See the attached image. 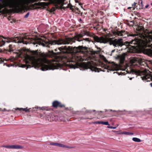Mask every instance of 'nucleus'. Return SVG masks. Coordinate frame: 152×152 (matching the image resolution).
<instances>
[{"instance_id": "nucleus-1", "label": "nucleus", "mask_w": 152, "mask_h": 152, "mask_svg": "<svg viewBox=\"0 0 152 152\" xmlns=\"http://www.w3.org/2000/svg\"><path fill=\"white\" fill-rule=\"evenodd\" d=\"M58 49L61 52L58 53H66L63 57L62 60L64 61L66 63V65L69 67L75 69L79 65L78 61H83L85 60L80 53V52L86 51L87 48L85 47L79 46L78 47H74L73 48L70 46L68 47L65 46L58 48Z\"/></svg>"}, {"instance_id": "nucleus-2", "label": "nucleus", "mask_w": 152, "mask_h": 152, "mask_svg": "<svg viewBox=\"0 0 152 152\" xmlns=\"http://www.w3.org/2000/svg\"><path fill=\"white\" fill-rule=\"evenodd\" d=\"M19 56L24 58V61L25 64H21V67L23 68L26 67V69L34 67L37 69H40L42 71H45L48 69H58L60 66L59 64L51 63L49 61L45 58L40 61L34 56H31L26 54L23 49L20 51Z\"/></svg>"}, {"instance_id": "nucleus-3", "label": "nucleus", "mask_w": 152, "mask_h": 152, "mask_svg": "<svg viewBox=\"0 0 152 152\" xmlns=\"http://www.w3.org/2000/svg\"><path fill=\"white\" fill-rule=\"evenodd\" d=\"M141 39H133L129 42L128 47L130 52H132L140 47L144 48L147 54L152 56V33L140 34Z\"/></svg>"}, {"instance_id": "nucleus-4", "label": "nucleus", "mask_w": 152, "mask_h": 152, "mask_svg": "<svg viewBox=\"0 0 152 152\" xmlns=\"http://www.w3.org/2000/svg\"><path fill=\"white\" fill-rule=\"evenodd\" d=\"M107 69L108 72L109 71H126L128 73L135 74L142 76L141 77L142 80H146L149 79L152 80V76L149 73V71L147 70H144L141 71L137 69H131L130 67H129L123 69L121 66L115 64L114 62L109 64L107 66Z\"/></svg>"}, {"instance_id": "nucleus-5", "label": "nucleus", "mask_w": 152, "mask_h": 152, "mask_svg": "<svg viewBox=\"0 0 152 152\" xmlns=\"http://www.w3.org/2000/svg\"><path fill=\"white\" fill-rule=\"evenodd\" d=\"M82 35L81 34H80L78 35L77 37L75 38H66L65 39H59L58 40H54L53 41H45L43 39H38L36 40L35 41V42H33L34 45L36 44H38L39 45H41L44 47H48V48H52V46L53 45H61V44H71L72 42H74L75 40H77L80 41V40H78L79 38L81 37Z\"/></svg>"}, {"instance_id": "nucleus-6", "label": "nucleus", "mask_w": 152, "mask_h": 152, "mask_svg": "<svg viewBox=\"0 0 152 152\" xmlns=\"http://www.w3.org/2000/svg\"><path fill=\"white\" fill-rule=\"evenodd\" d=\"M90 36L93 38L94 41L97 42L104 44L109 42L110 45H113L115 47L122 46L123 45L122 39L121 38L113 40L112 38L103 36L99 38L93 34H91Z\"/></svg>"}, {"instance_id": "nucleus-7", "label": "nucleus", "mask_w": 152, "mask_h": 152, "mask_svg": "<svg viewBox=\"0 0 152 152\" xmlns=\"http://www.w3.org/2000/svg\"><path fill=\"white\" fill-rule=\"evenodd\" d=\"M31 40V39L27 37H16L12 39L9 38H6L0 36V47L4 45L6 42H10L13 41L15 42L23 43L24 44H27Z\"/></svg>"}, {"instance_id": "nucleus-8", "label": "nucleus", "mask_w": 152, "mask_h": 152, "mask_svg": "<svg viewBox=\"0 0 152 152\" xmlns=\"http://www.w3.org/2000/svg\"><path fill=\"white\" fill-rule=\"evenodd\" d=\"M94 63L92 61H88L87 64L85 65V67L86 68H89L92 71H94L95 72H99V69L93 66Z\"/></svg>"}, {"instance_id": "nucleus-9", "label": "nucleus", "mask_w": 152, "mask_h": 152, "mask_svg": "<svg viewBox=\"0 0 152 152\" xmlns=\"http://www.w3.org/2000/svg\"><path fill=\"white\" fill-rule=\"evenodd\" d=\"M2 147L9 149H21L23 148L22 146L17 145H5Z\"/></svg>"}, {"instance_id": "nucleus-10", "label": "nucleus", "mask_w": 152, "mask_h": 152, "mask_svg": "<svg viewBox=\"0 0 152 152\" xmlns=\"http://www.w3.org/2000/svg\"><path fill=\"white\" fill-rule=\"evenodd\" d=\"M139 60L138 58H134L131 59L130 60V65L135 66L139 64Z\"/></svg>"}, {"instance_id": "nucleus-11", "label": "nucleus", "mask_w": 152, "mask_h": 152, "mask_svg": "<svg viewBox=\"0 0 152 152\" xmlns=\"http://www.w3.org/2000/svg\"><path fill=\"white\" fill-rule=\"evenodd\" d=\"M53 105L54 107H62L64 106V105L61 104V103L57 101H55L53 103Z\"/></svg>"}, {"instance_id": "nucleus-12", "label": "nucleus", "mask_w": 152, "mask_h": 152, "mask_svg": "<svg viewBox=\"0 0 152 152\" xmlns=\"http://www.w3.org/2000/svg\"><path fill=\"white\" fill-rule=\"evenodd\" d=\"M56 146L68 148H74L73 147L68 146L59 143H57Z\"/></svg>"}, {"instance_id": "nucleus-13", "label": "nucleus", "mask_w": 152, "mask_h": 152, "mask_svg": "<svg viewBox=\"0 0 152 152\" xmlns=\"http://www.w3.org/2000/svg\"><path fill=\"white\" fill-rule=\"evenodd\" d=\"M47 119L48 120L50 121H52L55 120V119L54 118V115H48L47 117Z\"/></svg>"}, {"instance_id": "nucleus-14", "label": "nucleus", "mask_w": 152, "mask_h": 152, "mask_svg": "<svg viewBox=\"0 0 152 152\" xmlns=\"http://www.w3.org/2000/svg\"><path fill=\"white\" fill-rule=\"evenodd\" d=\"M125 34V31H117L116 34L118 36H124V34Z\"/></svg>"}, {"instance_id": "nucleus-15", "label": "nucleus", "mask_w": 152, "mask_h": 152, "mask_svg": "<svg viewBox=\"0 0 152 152\" xmlns=\"http://www.w3.org/2000/svg\"><path fill=\"white\" fill-rule=\"evenodd\" d=\"M119 58L120 59V62L121 63H122L125 59V55H123L121 56H120Z\"/></svg>"}, {"instance_id": "nucleus-16", "label": "nucleus", "mask_w": 152, "mask_h": 152, "mask_svg": "<svg viewBox=\"0 0 152 152\" xmlns=\"http://www.w3.org/2000/svg\"><path fill=\"white\" fill-rule=\"evenodd\" d=\"M121 134H126V135H133V133L131 132H123L120 133Z\"/></svg>"}, {"instance_id": "nucleus-17", "label": "nucleus", "mask_w": 152, "mask_h": 152, "mask_svg": "<svg viewBox=\"0 0 152 152\" xmlns=\"http://www.w3.org/2000/svg\"><path fill=\"white\" fill-rule=\"evenodd\" d=\"M23 110V111H25L26 112H28L29 111V109H28L27 108H17L16 109V110Z\"/></svg>"}, {"instance_id": "nucleus-18", "label": "nucleus", "mask_w": 152, "mask_h": 152, "mask_svg": "<svg viewBox=\"0 0 152 152\" xmlns=\"http://www.w3.org/2000/svg\"><path fill=\"white\" fill-rule=\"evenodd\" d=\"M136 3L134 2V3L132 4V7H129L128 9H129L131 8H132V10H134L135 8L137 7L136 5Z\"/></svg>"}, {"instance_id": "nucleus-19", "label": "nucleus", "mask_w": 152, "mask_h": 152, "mask_svg": "<svg viewBox=\"0 0 152 152\" xmlns=\"http://www.w3.org/2000/svg\"><path fill=\"white\" fill-rule=\"evenodd\" d=\"M99 124H104L106 125H109V124L108 122L107 121H99Z\"/></svg>"}, {"instance_id": "nucleus-20", "label": "nucleus", "mask_w": 152, "mask_h": 152, "mask_svg": "<svg viewBox=\"0 0 152 152\" xmlns=\"http://www.w3.org/2000/svg\"><path fill=\"white\" fill-rule=\"evenodd\" d=\"M132 140L135 142H140L141 140L138 138H136V137H133L132 138Z\"/></svg>"}, {"instance_id": "nucleus-21", "label": "nucleus", "mask_w": 152, "mask_h": 152, "mask_svg": "<svg viewBox=\"0 0 152 152\" xmlns=\"http://www.w3.org/2000/svg\"><path fill=\"white\" fill-rule=\"evenodd\" d=\"M13 47L12 45H10L9 46V49H8V51L9 52H11L13 51Z\"/></svg>"}, {"instance_id": "nucleus-22", "label": "nucleus", "mask_w": 152, "mask_h": 152, "mask_svg": "<svg viewBox=\"0 0 152 152\" xmlns=\"http://www.w3.org/2000/svg\"><path fill=\"white\" fill-rule=\"evenodd\" d=\"M54 118L55 119V120H62V119L59 118L57 116L55 115H54Z\"/></svg>"}, {"instance_id": "nucleus-23", "label": "nucleus", "mask_w": 152, "mask_h": 152, "mask_svg": "<svg viewBox=\"0 0 152 152\" xmlns=\"http://www.w3.org/2000/svg\"><path fill=\"white\" fill-rule=\"evenodd\" d=\"M57 144V143H55V142H51L50 143V144L51 145H54V146H56Z\"/></svg>"}, {"instance_id": "nucleus-24", "label": "nucleus", "mask_w": 152, "mask_h": 152, "mask_svg": "<svg viewBox=\"0 0 152 152\" xmlns=\"http://www.w3.org/2000/svg\"><path fill=\"white\" fill-rule=\"evenodd\" d=\"M117 73H118L119 75H125L126 73H125V72H116Z\"/></svg>"}, {"instance_id": "nucleus-25", "label": "nucleus", "mask_w": 152, "mask_h": 152, "mask_svg": "<svg viewBox=\"0 0 152 152\" xmlns=\"http://www.w3.org/2000/svg\"><path fill=\"white\" fill-rule=\"evenodd\" d=\"M107 128L110 129H115L116 128V127H113L112 126H107Z\"/></svg>"}, {"instance_id": "nucleus-26", "label": "nucleus", "mask_w": 152, "mask_h": 152, "mask_svg": "<svg viewBox=\"0 0 152 152\" xmlns=\"http://www.w3.org/2000/svg\"><path fill=\"white\" fill-rule=\"evenodd\" d=\"M31 53H32L33 54L35 55L38 53H37V51H32L31 52Z\"/></svg>"}, {"instance_id": "nucleus-27", "label": "nucleus", "mask_w": 152, "mask_h": 152, "mask_svg": "<svg viewBox=\"0 0 152 152\" xmlns=\"http://www.w3.org/2000/svg\"><path fill=\"white\" fill-rule=\"evenodd\" d=\"M29 15V13H28L24 17L25 18H27L28 16Z\"/></svg>"}, {"instance_id": "nucleus-28", "label": "nucleus", "mask_w": 152, "mask_h": 152, "mask_svg": "<svg viewBox=\"0 0 152 152\" xmlns=\"http://www.w3.org/2000/svg\"><path fill=\"white\" fill-rule=\"evenodd\" d=\"M92 123L94 124H99V121L94 122H93Z\"/></svg>"}, {"instance_id": "nucleus-29", "label": "nucleus", "mask_w": 152, "mask_h": 152, "mask_svg": "<svg viewBox=\"0 0 152 152\" xmlns=\"http://www.w3.org/2000/svg\"><path fill=\"white\" fill-rule=\"evenodd\" d=\"M3 61L2 58H0V64L2 63Z\"/></svg>"}, {"instance_id": "nucleus-30", "label": "nucleus", "mask_w": 152, "mask_h": 152, "mask_svg": "<svg viewBox=\"0 0 152 152\" xmlns=\"http://www.w3.org/2000/svg\"><path fill=\"white\" fill-rule=\"evenodd\" d=\"M149 6V5H148V4H147V5H146L145 6V8H147L148 7V6Z\"/></svg>"}, {"instance_id": "nucleus-31", "label": "nucleus", "mask_w": 152, "mask_h": 152, "mask_svg": "<svg viewBox=\"0 0 152 152\" xmlns=\"http://www.w3.org/2000/svg\"><path fill=\"white\" fill-rule=\"evenodd\" d=\"M129 36H135V35L134 34H130Z\"/></svg>"}, {"instance_id": "nucleus-32", "label": "nucleus", "mask_w": 152, "mask_h": 152, "mask_svg": "<svg viewBox=\"0 0 152 152\" xmlns=\"http://www.w3.org/2000/svg\"><path fill=\"white\" fill-rule=\"evenodd\" d=\"M86 41H88V38H86L85 39H84Z\"/></svg>"}, {"instance_id": "nucleus-33", "label": "nucleus", "mask_w": 152, "mask_h": 152, "mask_svg": "<svg viewBox=\"0 0 152 152\" xmlns=\"http://www.w3.org/2000/svg\"><path fill=\"white\" fill-rule=\"evenodd\" d=\"M140 30H141V31L143 30V28H142H142H140Z\"/></svg>"}, {"instance_id": "nucleus-34", "label": "nucleus", "mask_w": 152, "mask_h": 152, "mask_svg": "<svg viewBox=\"0 0 152 152\" xmlns=\"http://www.w3.org/2000/svg\"><path fill=\"white\" fill-rule=\"evenodd\" d=\"M113 112H116V110H113Z\"/></svg>"}, {"instance_id": "nucleus-35", "label": "nucleus", "mask_w": 152, "mask_h": 152, "mask_svg": "<svg viewBox=\"0 0 152 152\" xmlns=\"http://www.w3.org/2000/svg\"><path fill=\"white\" fill-rule=\"evenodd\" d=\"M151 86L152 87V83L150 84Z\"/></svg>"}, {"instance_id": "nucleus-36", "label": "nucleus", "mask_w": 152, "mask_h": 152, "mask_svg": "<svg viewBox=\"0 0 152 152\" xmlns=\"http://www.w3.org/2000/svg\"><path fill=\"white\" fill-rule=\"evenodd\" d=\"M109 110L110 111H113V110Z\"/></svg>"}, {"instance_id": "nucleus-37", "label": "nucleus", "mask_w": 152, "mask_h": 152, "mask_svg": "<svg viewBox=\"0 0 152 152\" xmlns=\"http://www.w3.org/2000/svg\"><path fill=\"white\" fill-rule=\"evenodd\" d=\"M114 50H113L112 51V52H113L114 51Z\"/></svg>"}, {"instance_id": "nucleus-38", "label": "nucleus", "mask_w": 152, "mask_h": 152, "mask_svg": "<svg viewBox=\"0 0 152 152\" xmlns=\"http://www.w3.org/2000/svg\"><path fill=\"white\" fill-rule=\"evenodd\" d=\"M132 79V78H129V79H130V80H131Z\"/></svg>"}, {"instance_id": "nucleus-39", "label": "nucleus", "mask_w": 152, "mask_h": 152, "mask_svg": "<svg viewBox=\"0 0 152 152\" xmlns=\"http://www.w3.org/2000/svg\"><path fill=\"white\" fill-rule=\"evenodd\" d=\"M141 4H142V1L141 2Z\"/></svg>"}, {"instance_id": "nucleus-40", "label": "nucleus", "mask_w": 152, "mask_h": 152, "mask_svg": "<svg viewBox=\"0 0 152 152\" xmlns=\"http://www.w3.org/2000/svg\"><path fill=\"white\" fill-rule=\"evenodd\" d=\"M75 2H78L77 1H76V0Z\"/></svg>"}, {"instance_id": "nucleus-41", "label": "nucleus", "mask_w": 152, "mask_h": 152, "mask_svg": "<svg viewBox=\"0 0 152 152\" xmlns=\"http://www.w3.org/2000/svg\"><path fill=\"white\" fill-rule=\"evenodd\" d=\"M104 61H105V60L106 59H105V58H104Z\"/></svg>"}, {"instance_id": "nucleus-42", "label": "nucleus", "mask_w": 152, "mask_h": 152, "mask_svg": "<svg viewBox=\"0 0 152 152\" xmlns=\"http://www.w3.org/2000/svg\"><path fill=\"white\" fill-rule=\"evenodd\" d=\"M95 111V110H93V111Z\"/></svg>"}, {"instance_id": "nucleus-43", "label": "nucleus", "mask_w": 152, "mask_h": 152, "mask_svg": "<svg viewBox=\"0 0 152 152\" xmlns=\"http://www.w3.org/2000/svg\"><path fill=\"white\" fill-rule=\"evenodd\" d=\"M2 0H0V1H1Z\"/></svg>"}, {"instance_id": "nucleus-44", "label": "nucleus", "mask_w": 152, "mask_h": 152, "mask_svg": "<svg viewBox=\"0 0 152 152\" xmlns=\"http://www.w3.org/2000/svg\"><path fill=\"white\" fill-rule=\"evenodd\" d=\"M126 48H127V47H126V48H125V49H126Z\"/></svg>"}, {"instance_id": "nucleus-45", "label": "nucleus", "mask_w": 152, "mask_h": 152, "mask_svg": "<svg viewBox=\"0 0 152 152\" xmlns=\"http://www.w3.org/2000/svg\"><path fill=\"white\" fill-rule=\"evenodd\" d=\"M151 5H152V3L151 4Z\"/></svg>"}]
</instances>
